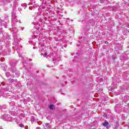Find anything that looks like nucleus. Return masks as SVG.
Masks as SVG:
<instances>
[{
    "label": "nucleus",
    "mask_w": 129,
    "mask_h": 129,
    "mask_svg": "<svg viewBox=\"0 0 129 129\" xmlns=\"http://www.w3.org/2000/svg\"><path fill=\"white\" fill-rule=\"evenodd\" d=\"M102 124H103V126H107L109 124V123L107 121H105L104 122H103L102 123Z\"/></svg>",
    "instance_id": "1"
},
{
    "label": "nucleus",
    "mask_w": 129,
    "mask_h": 129,
    "mask_svg": "<svg viewBox=\"0 0 129 129\" xmlns=\"http://www.w3.org/2000/svg\"><path fill=\"white\" fill-rule=\"evenodd\" d=\"M45 125L47 126V127L49 128V127H51V125H50L49 123H46L45 124Z\"/></svg>",
    "instance_id": "2"
},
{
    "label": "nucleus",
    "mask_w": 129,
    "mask_h": 129,
    "mask_svg": "<svg viewBox=\"0 0 129 129\" xmlns=\"http://www.w3.org/2000/svg\"><path fill=\"white\" fill-rule=\"evenodd\" d=\"M49 108H50V109H54V105L51 104L49 106Z\"/></svg>",
    "instance_id": "3"
},
{
    "label": "nucleus",
    "mask_w": 129,
    "mask_h": 129,
    "mask_svg": "<svg viewBox=\"0 0 129 129\" xmlns=\"http://www.w3.org/2000/svg\"><path fill=\"white\" fill-rule=\"evenodd\" d=\"M19 126H20V127H24V124H19Z\"/></svg>",
    "instance_id": "4"
},
{
    "label": "nucleus",
    "mask_w": 129,
    "mask_h": 129,
    "mask_svg": "<svg viewBox=\"0 0 129 129\" xmlns=\"http://www.w3.org/2000/svg\"><path fill=\"white\" fill-rule=\"evenodd\" d=\"M36 129H40V127H37L36 128Z\"/></svg>",
    "instance_id": "5"
},
{
    "label": "nucleus",
    "mask_w": 129,
    "mask_h": 129,
    "mask_svg": "<svg viewBox=\"0 0 129 129\" xmlns=\"http://www.w3.org/2000/svg\"><path fill=\"white\" fill-rule=\"evenodd\" d=\"M47 55V54L45 53V56H46Z\"/></svg>",
    "instance_id": "6"
},
{
    "label": "nucleus",
    "mask_w": 129,
    "mask_h": 129,
    "mask_svg": "<svg viewBox=\"0 0 129 129\" xmlns=\"http://www.w3.org/2000/svg\"><path fill=\"white\" fill-rule=\"evenodd\" d=\"M42 1H43V0H40V2H42Z\"/></svg>",
    "instance_id": "7"
},
{
    "label": "nucleus",
    "mask_w": 129,
    "mask_h": 129,
    "mask_svg": "<svg viewBox=\"0 0 129 129\" xmlns=\"http://www.w3.org/2000/svg\"><path fill=\"white\" fill-rule=\"evenodd\" d=\"M113 59H115L114 57H113Z\"/></svg>",
    "instance_id": "8"
},
{
    "label": "nucleus",
    "mask_w": 129,
    "mask_h": 129,
    "mask_svg": "<svg viewBox=\"0 0 129 129\" xmlns=\"http://www.w3.org/2000/svg\"><path fill=\"white\" fill-rule=\"evenodd\" d=\"M128 105L129 106V104H128Z\"/></svg>",
    "instance_id": "9"
}]
</instances>
